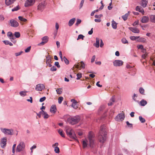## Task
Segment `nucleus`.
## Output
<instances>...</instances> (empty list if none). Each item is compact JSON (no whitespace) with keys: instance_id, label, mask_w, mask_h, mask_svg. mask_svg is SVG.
Listing matches in <instances>:
<instances>
[{"instance_id":"obj_25","label":"nucleus","mask_w":155,"mask_h":155,"mask_svg":"<svg viewBox=\"0 0 155 155\" xmlns=\"http://www.w3.org/2000/svg\"><path fill=\"white\" fill-rule=\"evenodd\" d=\"M100 39L98 38H96V43L94 44V45L98 48L99 47Z\"/></svg>"},{"instance_id":"obj_63","label":"nucleus","mask_w":155,"mask_h":155,"mask_svg":"<svg viewBox=\"0 0 155 155\" xmlns=\"http://www.w3.org/2000/svg\"><path fill=\"white\" fill-rule=\"evenodd\" d=\"M59 56L60 57L62 61H63V58L62 57V52L61 51H59Z\"/></svg>"},{"instance_id":"obj_46","label":"nucleus","mask_w":155,"mask_h":155,"mask_svg":"<svg viewBox=\"0 0 155 155\" xmlns=\"http://www.w3.org/2000/svg\"><path fill=\"white\" fill-rule=\"evenodd\" d=\"M20 9V7L18 5L16 7L12 9V11L14 12Z\"/></svg>"},{"instance_id":"obj_64","label":"nucleus","mask_w":155,"mask_h":155,"mask_svg":"<svg viewBox=\"0 0 155 155\" xmlns=\"http://www.w3.org/2000/svg\"><path fill=\"white\" fill-rule=\"evenodd\" d=\"M147 54L146 53H145L144 54H143L142 56V58L143 59H145L147 57Z\"/></svg>"},{"instance_id":"obj_58","label":"nucleus","mask_w":155,"mask_h":155,"mask_svg":"<svg viewBox=\"0 0 155 155\" xmlns=\"http://www.w3.org/2000/svg\"><path fill=\"white\" fill-rule=\"evenodd\" d=\"M54 65H55V66L57 67L58 68H59L60 67V66L59 65V62H55Z\"/></svg>"},{"instance_id":"obj_6","label":"nucleus","mask_w":155,"mask_h":155,"mask_svg":"<svg viewBox=\"0 0 155 155\" xmlns=\"http://www.w3.org/2000/svg\"><path fill=\"white\" fill-rule=\"evenodd\" d=\"M2 131L5 134L12 135L13 130L12 129H7L5 128H1Z\"/></svg>"},{"instance_id":"obj_48","label":"nucleus","mask_w":155,"mask_h":155,"mask_svg":"<svg viewBox=\"0 0 155 155\" xmlns=\"http://www.w3.org/2000/svg\"><path fill=\"white\" fill-rule=\"evenodd\" d=\"M56 91L58 94H61L62 93V90L61 89H57Z\"/></svg>"},{"instance_id":"obj_31","label":"nucleus","mask_w":155,"mask_h":155,"mask_svg":"<svg viewBox=\"0 0 155 155\" xmlns=\"http://www.w3.org/2000/svg\"><path fill=\"white\" fill-rule=\"evenodd\" d=\"M27 92V91H20L19 92V94L21 96H24L26 95V93Z\"/></svg>"},{"instance_id":"obj_2","label":"nucleus","mask_w":155,"mask_h":155,"mask_svg":"<svg viewBox=\"0 0 155 155\" xmlns=\"http://www.w3.org/2000/svg\"><path fill=\"white\" fill-rule=\"evenodd\" d=\"M81 120L79 116H76L73 117H69L67 121L71 124H74L78 123Z\"/></svg>"},{"instance_id":"obj_33","label":"nucleus","mask_w":155,"mask_h":155,"mask_svg":"<svg viewBox=\"0 0 155 155\" xmlns=\"http://www.w3.org/2000/svg\"><path fill=\"white\" fill-rule=\"evenodd\" d=\"M3 42L4 43L5 45H9L10 46H12L13 45L10 42L8 41H3Z\"/></svg>"},{"instance_id":"obj_30","label":"nucleus","mask_w":155,"mask_h":155,"mask_svg":"<svg viewBox=\"0 0 155 155\" xmlns=\"http://www.w3.org/2000/svg\"><path fill=\"white\" fill-rule=\"evenodd\" d=\"M150 17V21L152 22L155 23V15H151Z\"/></svg>"},{"instance_id":"obj_27","label":"nucleus","mask_w":155,"mask_h":155,"mask_svg":"<svg viewBox=\"0 0 155 155\" xmlns=\"http://www.w3.org/2000/svg\"><path fill=\"white\" fill-rule=\"evenodd\" d=\"M88 144V141L87 140H85L83 141L82 145L83 148H85L87 147Z\"/></svg>"},{"instance_id":"obj_34","label":"nucleus","mask_w":155,"mask_h":155,"mask_svg":"<svg viewBox=\"0 0 155 155\" xmlns=\"http://www.w3.org/2000/svg\"><path fill=\"white\" fill-rule=\"evenodd\" d=\"M112 26L113 28L114 29H116L117 28V23L114 21H112Z\"/></svg>"},{"instance_id":"obj_59","label":"nucleus","mask_w":155,"mask_h":155,"mask_svg":"<svg viewBox=\"0 0 155 155\" xmlns=\"http://www.w3.org/2000/svg\"><path fill=\"white\" fill-rule=\"evenodd\" d=\"M95 59V55H93L92 56V58H91V62L92 63L94 61Z\"/></svg>"},{"instance_id":"obj_3","label":"nucleus","mask_w":155,"mask_h":155,"mask_svg":"<svg viewBox=\"0 0 155 155\" xmlns=\"http://www.w3.org/2000/svg\"><path fill=\"white\" fill-rule=\"evenodd\" d=\"M88 138L89 142V146L90 147H92L94 144V138L93 134L90 132L89 133Z\"/></svg>"},{"instance_id":"obj_61","label":"nucleus","mask_w":155,"mask_h":155,"mask_svg":"<svg viewBox=\"0 0 155 155\" xmlns=\"http://www.w3.org/2000/svg\"><path fill=\"white\" fill-rule=\"evenodd\" d=\"M27 101L28 102H30L31 103H32V98L31 97H30V99H27Z\"/></svg>"},{"instance_id":"obj_50","label":"nucleus","mask_w":155,"mask_h":155,"mask_svg":"<svg viewBox=\"0 0 155 155\" xmlns=\"http://www.w3.org/2000/svg\"><path fill=\"white\" fill-rule=\"evenodd\" d=\"M31 47L30 46L28 47L25 50V52L27 53L30 51L31 50Z\"/></svg>"},{"instance_id":"obj_47","label":"nucleus","mask_w":155,"mask_h":155,"mask_svg":"<svg viewBox=\"0 0 155 155\" xmlns=\"http://www.w3.org/2000/svg\"><path fill=\"white\" fill-rule=\"evenodd\" d=\"M139 91L142 94H143L144 92V89L142 87L140 88L139 89Z\"/></svg>"},{"instance_id":"obj_19","label":"nucleus","mask_w":155,"mask_h":155,"mask_svg":"<svg viewBox=\"0 0 155 155\" xmlns=\"http://www.w3.org/2000/svg\"><path fill=\"white\" fill-rule=\"evenodd\" d=\"M115 96H114L110 99L109 102L108 104V106H111L113 104V103L115 102Z\"/></svg>"},{"instance_id":"obj_55","label":"nucleus","mask_w":155,"mask_h":155,"mask_svg":"<svg viewBox=\"0 0 155 155\" xmlns=\"http://www.w3.org/2000/svg\"><path fill=\"white\" fill-rule=\"evenodd\" d=\"M137 48L139 49L142 50L144 48L143 46L142 45H140L137 46Z\"/></svg>"},{"instance_id":"obj_17","label":"nucleus","mask_w":155,"mask_h":155,"mask_svg":"<svg viewBox=\"0 0 155 155\" xmlns=\"http://www.w3.org/2000/svg\"><path fill=\"white\" fill-rule=\"evenodd\" d=\"M7 139L6 138H3L1 140V146L2 147H4L6 145Z\"/></svg>"},{"instance_id":"obj_24","label":"nucleus","mask_w":155,"mask_h":155,"mask_svg":"<svg viewBox=\"0 0 155 155\" xmlns=\"http://www.w3.org/2000/svg\"><path fill=\"white\" fill-rule=\"evenodd\" d=\"M16 0H5V2L6 5H9L13 3Z\"/></svg>"},{"instance_id":"obj_52","label":"nucleus","mask_w":155,"mask_h":155,"mask_svg":"<svg viewBox=\"0 0 155 155\" xmlns=\"http://www.w3.org/2000/svg\"><path fill=\"white\" fill-rule=\"evenodd\" d=\"M16 146V144H15L13 145V146L12 147V152L13 153H15V148Z\"/></svg>"},{"instance_id":"obj_11","label":"nucleus","mask_w":155,"mask_h":155,"mask_svg":"<svg viewBox=\"0 0 155 155\" xmlns=\"http://www.w3.org/2000/svg\"><path fill=\"white\" fill-rule=\"evenodd\" d=\"M125 117L124 114V113L118 114L115 117V119L117 121H122L124 120Z\"/></svg>"},{"instance_id":"obj_54","label":"nucleus","mask_w":155,"mask_h":155,"mask_svg":"<svg viewBox=\"0 0 155 155\" xmlns=\"http://www.w3.org/2000/svg\"><path fill=\"white\" fill-rule=\"evenodd\" d=\"M84 0H81L80 5V8H81L82 7L84 4Z\"/></svg>"},{"instance_id":"obj_40","label":"nucleus","mask_w":155,"mask_h":155,"mask_svg":"<svg viewBox=\"0 0 155 155\" xmlns=\"http://www.w3.org/2000/svg\"><path fill=\"white\" fill-rule=\"evenodd\" d=\"M54 151L56 153H59L60 152L59 148L58 147H54Z\"/></svg>"},{"instance_id":"obj_9","label":"nucleus","mask_w":155,"mask_h":155,"mask_svg":"<svg viewBox=\"0 0 155 155\" xmlns=\"http://www.w3.org/2000/svg\"><path fill=\"white\" fill-rule=\"evenodd\" d=\"M9 24L12 27H17L19 25L18 23L16 21L13 19L10 20Z\"/></svg>"},{"instance_id":"obj_51","label":"nucleus","mask_w":155,"mask_h":155,"mask_svg":"<svg viewBox=\"0 0 155 155\" xmlns=\"http://www.w3.org/2000/svg\"><path fill=\"white\" fill-rule=\"evenodd\" d=\"M46 99V97H44L40 98L39 101L40 102H42L43 101H45V100Z\"/></svg>"},{"instance_id":"obj_41","label":"nucleus","mask_w":155,"mask_h":155,"mask_svg":"<svg viewBox=\"0 0 155 155\" xmlns=\"http://www.w3.org/2000/svg\"><path fill=\"white\" fill-rule=\"evenodd\" d=\"M77 79H79L82 77L81 73H78L77 74Z\"/></svg>"},{"instance_id":"obj_8","label":"nucleus","mask_w":155,"mask_h":155,"mask_svg":"<svg viewBox=\"0 0 155 155\" xmlns=\"http://www.w3.org/2000/svg\"><path fill=\"white\" fill-rule=\"evenodd\" d=\"M35 0H26L25 6L28 7L32 6L35 3Z\"/></svg>"},{"instance_id":"obj_21","label":"nucleus","mask_w":155,"mask_h":155,"mask_svg":"<svg viewBox=\"0 0 155 155\" xmlns=\"http://www.w3.org/2000/svg\"><path fill=\"white\" fill-rule=\"evenodd\" d=\"M129 29L131 31L134 33H138L140 32L138 29L136 28L130 27Z\"/></svg>"},{"instance_id":"obj_35","label":"nucleus","mask_w":155,"mask_h":155,"mask_svg":"<svg viewBox=\"0 0 155 155\" xmlns=\"http://www.w3.org/2000/svg\"><path fill=\"white\" fill-rule=\"evenodd\" d=\"M43 115L44 116L43 117L45 119H47L49 117V115L45 111L44 112V114Z\"/></svg>"},{"instance_id":"obj_60","label":"nucleus","mask_w":155,"mask_h":155,"mask_svg":"<svg viewBox=\"0 0 155 155\" xmlns=\"http://www.w3.org/2000/svg\"><path fill=\"white\" fill-rule=\"evenodd\" d=\"M126 124L127 125H128V126L131 127H132V124H130L128 121H127Z\"/></svg>"},{"instance_id":"obj_49","label":"nucleus","mask_w":155,"mask_h":155,"mask_svg":"<svg viewBox=\"0 0 155 155\" xmlns=\"http://www.w3.org/2000/svg\"><path fill=\"white\" fill-rule=\"evenodd\" d=\"M71 106L73 107L75 109H77L78 107V105L77 104H72Z\"/></svg>"},{"instance_id":"obj_20","label":"nucleus","mask_w":155,"mask_h":155,"mask_svg":"<svg viewBox=\"0 0 155 155\" xmlns=\"http://www.w3.org/2000/svg\"><path fill=\"white\" fill-rule=\"evenodd\" d=\"M57 108L56 106L54 105H52L50 108V111L52 113H55L56 112Z\"/></svg>"},{"instance_id":"obj_42","label":"nucleus","mask_w":155,"mask_h":155,"mask_svg":"<svg viewBox=\"0 0 155 155\" xmlns=\"http://www.w3.org/2000/svg\"><path fill=\"white\" fill-rule=\"evenodd\" d=\"M15 35L17 38H19L20 36V34L19 32H15Z\"/></svg>"},{"instance_id":"obj_4","label":"nucleus","mask_w":155,"mask_h":155,"mask_svg":"<svg viewBox=\"0 0 155 155\" xmlns=\"http://www.w3.org/2000/svg\"><path fill=\"white\" fill-rule=\"evenodd\" d=\"M25 147V144L24 143L23 141L20 142L19 143L17 147L16 152H20L23 151Z\"/></svg>"},{"instance_id":"obj_18","label":"nucleus","mask_w":155,"mask_h":155,"mask_svg":"<svg viewBox=\"0 0 155 155\" xmlns=\"http://www.w3.org/2000/svg\"><path fill=\"white\" fill-rule=\"evenodd\" d=\"M136 10L137 11H138L141 13L143 15L144 14V10L140 6H137L136 8Z\"/></svg>"},{"instance_id":"obj_14","label":"nucleus","mask_w":155,"mask_h":155,"mask_svg":"<svg viewBox=\"0 0 155 155\" xmlns=\"http://www.w3.org/2000/svg\"><path fill=\"white\" fill-rule=\"evenodd\" d=\"M45 88V86L42 84H38L36 87L35 89L38 91H41Z\"/></svg>"},{"instance_id":"obj_53","label":"nucleus","mask_w":155,"mask_h":155,"mask_svg":"<svg viewBox=\"0 0 155 155\" xmlns=\"http://www.w3.org/2000/svg\"><path fill=\"white\" fill-rule=\"evenodd\" d=\"M57 70V68H56L53 66V67H52L51 68H50V70L51 71H56Z\"/></svg>"},{"instance_id":"obj_26","label":"nucleus","mask_w":155,"mask_h":155,"mask_svg":"<svg viewBox=\"0 0 155 155\" xmlns=\"http://www.w3.org/2000/svg\"><path fill=\"white\" fill-rule=\"evenodd\" d=\"M130 13V12L128 11L127 13H126L125 15L122 16V18L124 21H126L127 19V17L128 15H129Z\"/></svg>"},{"instance_id":"obj_1","label":"nucleus","mask_w":155,"mask_h":155,"mask_svg":"<svg viewBox=\"0 0 155 155\" xmlns=\"http://www.w3.org/2000/svg\"><path fill=\"white\" fill-rule=\"evenodd\" d=\"M106 135L105 126L104 125L101 126L98 137L100 143H103L105 141Z\"/></svg>"},{"instance_id":"obj_37","label":"nucleus","mask_w":155,"mask_h":155,"mask_svg":"<svg viewBox=\"0 0 155 155\" xmlns=\"http://www.w3.org/2000/svg\"><path fill=\"white\" fill-rule=\"evenodd\" d=\"M18 18L21 21H23L24 22H25V21H27L26 19L23 18L22 16H19Z\"/></svg>"},{"instance_id":"obj_56","label":"nucleus","mask_w":155,"mask_h":155,"mask_svg":"<svg viewBox=\"0 0 155 155\" xmlns=\"http://www.w3.org/2000/svg\"><path fill=\"white\" fill-rule=\"evenodd\" d=\"M139 24V21H136L134 22V23L133 24V25L134 26H135L137 25H138Z\"/></svg>"},{"instance_id":"obj_5","label":"nucleus","mask_w":155,"mask_h":155,"mask_svg":"<svg viewBox=\"0 0 155 155\" xmlns=\"http://www.w3.org/2000/svg\"><path fill=\"white\" fill-rule=\"evenodd\" d=\"M67 134L70 137L73 139L79 142L78 140L76 138V137L75 134L73 132L72 130H71L69 132L67 131Z\"/></svg>"},{"instance_id":"obj_28","label":"nucleus","mask_w":155,"mask_h":155,"mask_svg":"<svg viewBox=\"0 0 155 155\" xmlns=\"http://www.w3.org/2000/svg\"><path fill=\"white\" fill-rule=\"evenodd\" d=\"M7 35L9 37V38L11 39H14L15 38L14 35L12 34V33L11 32H8Z\"/></svg>"},{"instance_id":"obj_15","label":"nucleus","mask_w":155,"mask_h":155,"mask_svg":"<svg viewBox=\"0 0 155 155\" xmlns=\"http://www.w3.org/2000/svg\"><path fill=\"white\" fill-rule=\"evenodd\" d=\"M48 37L47 36H45L42 38V41L39 44L40 45H43L46 43L48 41Z\"/></svg>"},{"instance_id":"obj_32","label":"nucleus","mask_w":155,"mask_h":155,"mask_svg":"<svg viewBox=\"0 0 155 155\" xmlns=\"http://www.w3.org/2000/svg\"><path fill=\"white\" fill-rule=\"evenodd\" d=\"M58 133L62 137H64V134L63 133V130L61 129H59L58 131Z\"/></svg>"},{"instance_id":"obj_29","label":"nucleus","mask_w":155,"mask_h":155,"mask_svg":"<svg viewBox=\"0 0 155 155\" xmlns=\"http://www.w3.org/2000/svg\"><path fill=\"white\" fill-rule=\"evenodd\" d=\"M147 101L143 99L140 102V104L142 106H144L147 104Z\"/></svg>"},{"instance_id":"obj_22","label":"nucleus","mask_w":155,"mask_h":155,"mask_svg":"<svg viewBox=\"0 0 155 155\" xmlns=\"http://www.w3.org/2000/svg\"><path fill=\"white\" fill-rule=\"evenodd\" d=\"M148 3V0H142L141 3V5L143 7H146Z\"/></svg>"},{"instance_id":"obj_13","label":"nucleus","mask_w":155,"mask_h":155,"mask_svg":"<svg viewBox=\"0 0 155 155\" xmlns=\"http://www.w3.org/2000/svg\"><path fill=\"white\" fill-rule=\"evenodd\" d=\"M51 61V57L50 56L48 55L46 57V62L47 66H48L50 67H51L52 66V65L51 64V63H52Z\"/></svg>"},{"instance_id":"obj_10","label":"nucleus","mask_w":155,"mask_h":155,"mask_svg":"<svg viewBox=\"0 0 155 155\" xmlns=\"http://www.w3.org/2000/svg\"><path fill=\"white\" fill-rule=\"evenodd\" d=\"M75 67L77 68H79L81 69V68H84L85 67V64L83 61H82L79 63L78 64H75L74 65L73 68Z\"/></svg>"},{"instance_id":"obj_23","label":"nucleus","mask_w":155,"mask_h":155,"mask_svg":"<svg viewBox=\"0 0 155 155\" xmlns=\"http://www.w3.org/2000/svg\"><path fill=\"white\" fill-rule=\"evenodd\" d=\"M76 20L75 18H73L70 20L68 23L69 26H71L74 23Z\"/></svg>"},{"instance_id":"obj_7","label":"nucleus","mask_w":155,"mask_h":155,"mask_svg":"<svg viewBox=\"0 0 155 155\" xmlns=\"http://www.w3.org/2000/svg\"><path fill=\"white\" fill-rule=\"evenodd\" d=\"M46 5V3L45 2L43 1L41 2L38 5V9L42 11L45 8Z\"/></svg>"},{"instance_id":"obj_57","label":"nucleus","mask_w":155,"mask_h":155,"mask_svg":"<svg viewBox=\"0 0 155 155\" xmlns=\"http://www.w3.org/2000/svg\"><path fill=\"white\" fill-rule=\"evenodd\" d=\"M130 38L132 40H135L137 38H136V37L134 36H130Z\"/></svg>"},{"instance_id":"obj_36","label":"nucleus","mask_w":155,"mask_h":155,"mask_svg":"<svg viewBox=\"0 0 155 155\" xmlns=\"http://www.w3.org/2000/svg\"><path fill=\"white\" fill-rule=\"evenodd\" d=\"M139 119L142 123H144L146 121L145 119L141 116L139 117Z\"/></svg>"},{"instance_id":"obj_45","label":"nucleus","mask_w":155,"mask_h":155,"mask_svg":"<svg viewBox=\"0 0 155 155\" xmlns=\"http://www.w3.org/2000/svg\"><path fill=\"white\" fill-rule=\"evenodd\" d=\"M81 19H77L76 22L75 24V25L77 26H78L79 24L81 23Z\"/></svg>"},{"instance_id":"obj_62","label":"nucleus","mask_w":155,"mask_h":155,"mask_svg":"<svg viewBox=\"0 0 155 155\" xmlns=\"http://www.w3.org/2000/svg\"><path fill=\"white\" fill-rule=\"evenodd\" d=\"M23 52L22 51H21L20 52H18V53H15V55L16 56H18L19 55H21V54Z\"/></svg>"},{"instance_id":"obj_38","label":"nucleus","mask_w":155,"mask_h":155,"mask_svg":"<svg viewBox=\"0 0 155 155\" xmlns=\"http://www.w3.org/2000/svg\"><path fill=\"white\" fill-rule=\"evenodd\" d=\"M121 41H122V42L123 44H124L128 43V42L127 40H126V39L125 38H123L121 39Z\"/></svg>"},{"instance_id":"obj_44","label":"nucleus","mask_w":155,"mask_h":155,"mask_svg":"<svg viewBox=\"0 0 155 155\" xmlns=\"http://www.w3.org/2000/svg\"><path fill=\"white\" fill-rule=\"evenodd\" d=\"M84 36L82 35H80L78 36V38L77 39V40H78L80 39H81L82 40L84 39Z\"/></svg>"},{"instance_id":"obj_16","label":"nucleus","mask_w":155,"mask_h":155,"mask_svg":"<svg viewBox=\"0 0 155 155\" xmlns=\"http://www.w3.org/2000/svg\"><path fill=\"white\" fill-rule=\"evenodd\" d=\"M149 18L148 17L143 16L142 18L140 21L142 23H146L149 21Z\"/></svg>"},{"instance_id":"obj_43","label":"nucleus","mask_w":155,"mask_h":155,"mask_svg":"<svg viewBox=\"0 0 155 155\" xmlns=\"http://www.w3.org/2000/svg\"><path fill=\"white\" fill-rule=\"evenodd\" d=\"M63 98L62 97H59L58 98V102L59 104H60L61 103L62 101H63Z\"/></svg>"},{"instance_id":"obj_12","label":"nucleus","mask_w":155,"mask_h":155,"mask_svg":"<svg viewBox=\"0 0 155 155\" xmlns=\"http://www.w3.org/2000/svg\"><path fill=\"white\" fill-rule=\"evenodd\" d=\"M123 64V62L120 60H116L113 62L114 65V66H120Z\"/></svg>"},{"instance_id":"obj_39","label":"nucleus","mask_w":155,"mask_h":155,"mask_svg":"<svg viewBox=\"0 0 155 155\" xmlns=\"http://www.w3.org/2000/svg\"><path fill=\"white\" fill-rule=\"evenodd\" d=\"M64 60L65 64H68L69 63V61L65 57H64L63 58V61Z\"/></svg>"}]
</instances>
